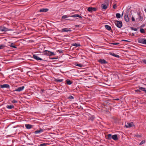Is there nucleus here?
Here are the masks:
<instances>
[{
    "label": "nucleus",
    "instance_id": "obj_1",
    "mask_svg": "<svg viewBox=\"0 0 146 146\" xmlns=\"http://www.w3.org/2000/svg\"><path fill=\"white\" fill-rule=\"evenodd\" d=\"M132 15V13L131 11H127L125 14L124 16V19L126 22H129V19Z\"/></svg>",
    "mask_w": 146,
    "mask_h": 146
},
{
    "label": "nucleus",
    "instance_id": "obj_2",
    "mask_svg": "<svg viewBox=\"0 0 146 146\" xmlns=\"http://www.w3.org/2000/svg\"><path fill=\"white\" fill-rule=\"evenodd\" d=\"M116 22L115 23L116 25L119 28H121L122 27V23L121 21H116Z\"/></svg>",
    "mask_w": 146,
    "mask_h": 146
},
{
    "label": "nucleus",
    "instance_id": "obj_3",
    "mask_svg": "<svg viewBox=\"0 0 146 146\" xmlns=\"http://www.w3.org/2000/svg\"><path fill=\"white\" fill-rule=\"evenodd\" d=\"M97 10V8L95 7H89L87 10L89 12L92 13L93 11H95Z\"/></svg>",
    "mask_w": 146,
    "mask_h": 146
},
{
    "label": "nucleus",
    "instance_id": "obj_4",
    "mask_svg": "<svg viewBox=\"0 0 146 146\" xmlns=\"http://www.w3.org/2000/svg\"><path fill=\"white\" fill-rule=\"evenodd\" d=\"M134 126L133 123L132 122L130 123H127V124L125 125V127L127 128H129L131 127H134Z\"/></svg>",
    "mask_w": 146,
    "mask_h": 146
},
{
    "label": "nucleus",
    "instance_id": "obj_5",
    "mask_svg": "<svg viewBox=\"0 0 146 146\" xmlns=\"http://www.w3.org/2000/svg\"><path fill=\"white\" fill-rule=\"evenodd\" d=\"M98 62L102 64H105L108 63V62L104 59H100L98 60Z\"/></svg>",
    "mask_w": 146,
    "mask_h": 146
},
{
    "label": "nucleus",
    "instance_id": "obj_6",
    "mask_svg": "<svg viewBox=\"0 0 146 146\" xmlns=\"http://www.w3.org/2000/svg\"><path fill=\"white\" fill-rule=\"evenodd\" d=\"M33 58L37 60H43L41 58L39 57L36 54H33Z\"/></svg>",
    "mask_w": 146,
    "mask_h": 146
},
{
    "label": "nucleus",
    "instance_id": "obj_7",
    "mask_svg": "<svg viewBox=\"0 0 146 146\" xmlns=\"http://www.w3.org/2000/svg\"><path fill=\"white\" fill-rule=\"evenodd\" d=\"M43 53L44 55L50 56V51H49L46 50L44 51Z\"/></svg>",
    "mask_w": 146,
    "mask_h": 146
},
{
    "label": "nucleus",
    "instance_id": "obj_8",
    "mask_svg": "<svg viewBox=\"0 0 146 146\" xmlns=\"http://www.w3.org/2000/svg\"><path fill=\"white\" fill-rule=\"evenodd\" d=\"M25 87L22 86L18 88L17 89L13 90V91L20 92L22 91L24 89Z\"/></svg>",
    "mask_w": 146,
    "mask_h": 146
},
{
    "label": "nucleus",
    "instance_id": "obj_9",
    "mask_svg": "<svg viewBox=\"0 0 146 146\" xmlns=\"http://www.w3.org/2000/svg\"><path fill=\"white\" fill-rule=\"evenodd\" d=\"M0 30L3 32H6L9 31H11V29H9L7 28L4 27L1 28Z\"/></svg>",
    "mask_w": 146,
    "mask_h": 146
},
{
    "label": "nucleus",
    "instance_id": "obj_10",
    "mask_svg": "<svg viewBox=\"0 0 146 146\" xmlns=\"http://www.w3.org/2000/svg\"><path fill=\"white\" fill-rule=\"evenodd\" d=\"M71 28L68 29L67 28H65L61 30L62 32H71L72 30L71 29Z\"/></svg>",
    "mask_w": 146,
    "mask_h": 146
},
{
    "label": "nucleus",
    "instance_id": "obj_11",
    "mask_svg": "<svg viewBox=\"0 0 146 146\" xmlns=\"http://www.w3.org/2000/svg\"><path fill=\"white\" fill-rule=\"evenodd\" d=\"M0 87L1 88H6L9 89V88L10 86L8 84H4L2 85H1Z\"/></svg>",
    "mask_w": 146,
    "mask_h": 146
},
{
    "label": "nucleus",
    "instance_id": "obj_12",
    "mask_svg": "<svg viewBox=\"0 0 146 146\" xmlns=\"http://www.w3.org/2000/svg\"><path fill=\"white\" fill-rule=\"evenodd\" d=\"M109 54L112 56H113L114 57H116L117 58H119L120 56L117 54H115L114 53L112 52H109Z\"/></svg>",
    "mask_w": 146,
    "mask_h": 146
},
{
    "label": "nucleus",
    "instance_id": "obj_13",
    "mask_svg": "<svg viewBox=\"0 0 146 146\" xmlns=\"http://www.w3.org/2000/svg\"><path fill=\"white\" fill-rule=\"evenodd\" d=\"M44 130L43 129L40 128L39 130H37L35 131L34 133L35 134H36L38 133H40L41 132H43Z\"/></svg>",
    "mask_w": 146,
    "mask_h": 146
},
{
    "label": "nucleus",
    "instance_id": "obj_14",
    "mask_svg": "<svg viewBox=\"0 0 146 146\" xmlns=\"http://www.w3.org/2000/svg\"><path fill=\"white\" fill-rule=\"evenodd\" d=\"M48 9H47V8H45V9H44V8H42V9H40L39 11L40 12H47V11H48Z\"/></svg>",
    "mask_w": 146,
    "mask_h": 146
},
{
    "label": "nucleus",
    "instance_id": "obj_15",
    "mask_svg": "<svg viewBox=\"0 0 146 146\" xmlns=\"http://www.w3.org/2000/svg\"><path fill=\"white\" fill-rule=\"evenodd\" d=\"M25 126L27 129H30L32 128L33 125L29 124H26Z\"/></svg>",
    "mask_w": 146,
    "mask_h": 146
},
{
    "label": "nucleus",
    "instance_id": "obj_16",
    "mask_svg": "<svg viewBox=\"0 0 146 146\" xmlns=\"http://www.w3.org/2000/svg\"><path fill=\"white\" fill-rule=\"evenodd\" d=\"M66 82L67 84L69 85L71 84L72 83V82L69 79H67L66 81Z\"/></svg>",
    "mask_w": 146,
    "mask_h": 146
},
{
    "label": "nucleus",
    "instance_id": "obj_17",
    "mask_svg": "<svg viewBox=\"0 0 146 146\" xmlns=\"http://www.w3.org/2000/svg\"><path fill=\"white\" fill-rule=\"evenodd\" d=\"M144 38H138L137 39V41L138 42L143 44V40Z\"/></svg>",
    "mask_w": 146,
    "mask_h": 146
},
{
    "label": "nucleus",
    "instance_id": "obj_18",
    "mask_svg": "<svg viewBox=\"0 0 146 146\" xmlns=\"http://www.w3.org/2000/svg\"><path fill=\"white\" fill-rule=\"evenodd\" d=\"M101 7L102 9L105 10H106L107 8V5L105 3L102 4Z\"/></svg>",
    "mask_w": 146,
    "mask_h": 146
},
{
    "label": "nucleus",
    "instance_id": "obj_19",
    "mask_svg": "<svg viewBox=\"0 0 146 146\" xmlns=\"http://www.w3.org/2000/svg\"><path fill=\"white\" fill-rule=\"evenodd\" d=\"M70 17H78L81 18H82V17L80 16L78 14H75L73 15H71L70 16Z\"/></svg>",
    "mask_w": 146,
    "mask_h": 146
},
{
    "label": "nucleus",
    "instance_id": "obj_20",
    "mask_svg": "<svg viewBox=\"0 0 146 146\" xmlns=\"http://www.w3.org/2000/svg\"><path fill=\"white\" fill-rule=\"evenodd\" d=\"M11 47H13L15 48H17V47L14 43H11L10 45H8Z\"/></svg>",
    "mask_w": 146,
    "mask_h": 146
},
{
    "label": "nucleus",
    "instance_id": "obj_21",
    "mask_svg": "<svg viewBox=\"0 0 146 146\" xmlns=\"http://www.w3.org/2000/svg\"><path fill=\"white\" fill-rule=\"evenodd\" d=\"M138 88L140 89L141 90L143 91H144L145 93V94H146V88H143V87H141L140 86L138 87Z\"/></svg>",
    "mask_w": 146,
    "mask_h": 146
},
{
    "label": "nucleus",
    "instance_id": "obj_22",
    "mask_svg": "<svg viewBox=\"0 0 146 146\" xmlns=\"http://www.w3.org/2000/svg\"><path fill=\"white\" fill-rule=\"evenodd\" d=\"M112 139L114 140H117L118 139L117 137V135H114L112 136Z\"/></svg>",
    "mask_w": 146,
    "mask_h": 146
},
{
    "label": "nucleus",
    "instance_id": "obj_23",
    "mask_svg": "<svg viewBox=\"0 0 146 146\" xmlns=\"http://www.w3.org/2000/svg\"><path fill=\"white\" fill-rule=\"evenodd\" d=\"M63 79H55L54 81L56 82H61L63 81Z\"/></svg>",
    "mask_w": 146,
    "mask_h": 146
},
{
    "label": "nucleus",
    "instance_id": "obj_24",
    "mask_svg": "<svg viewBox=\"0 0 146 146\" xmlns=\"http://www.w3.org/2000/svg\"><path fill=\"white\" fill-rule=\"evenodd\" d=\"M105 26L106 28L108 31H110L111 29V27L108 25H106Z\"/></svg>",
    "mask_w": 146,
    "mask_h": 146
},
{
    "label": "nucleus",
    "instance_id": "obj_25",
    "mask_svg": "<svg viewBox=\"0 0 146 146\" xmlns=\"http://www.w3.org/2000/svg\"><path fill=\"white\" fill-rule=\"evenodd\" d=\"M6 108L8 109H12L14 108V106L13 105H7Z\"/></svg>",
    "mask_w": 146,
    "mask_h": 146
},
{
    "label": "nucleus",
    "instance_id": "obj_26",
    "mask_svg": "<svg viewBox=\"0 0 146 146\" xmlns=\"http://www.w3.org/2000/svg\"><path fill=\"white\" fill-rule=\"evenodd\" d=\"M95 118V117L94 115L91 116H89L88 118V120H91L92 121H93V120L94 119V118Z\"/></svg>",
    "mask_w": 146,
    "mask_h": 146
},
{
    "label": "nucleus",
    "instance_id": "obj_27",
    "mask_svg": "<svg viewBox=\"0 0 146 146\" xmlns=\"http://www.w3.org/2000/svg\"><path fill=\"white\" fill-rule=\"evenodd\" d=\"M139 18H138V19H136V20H137H137H138V21H142L143 20V17H142L141 15H139Z\"/></svg>",
    "mask_w": 146,
    "mask_h": 146
},
{
    "label": "nucleus",
    "instance_id": "obj_28",
    "mask_svg": "<svg viewBox=\"0 0 146 146\" xmlns=\"http://www.w3.org/2000/svg\"><path fill=\"white\" fill-rule=\"evenodd\" d=\"M72 45L73 46H76V47L79 46H80V44H77L76 43H75L73 44Z\"/></svg>",
    "mask_w": 146,
    "mask_h": 146
},
{
    "label": "nucleus",
    "instance_id": "obj_29",
    "mask_svg": "<svg viewBox=\"0 0 146 146\" xmlns=\"http://www.w3.org/2000/svg\"><path fill=\"white\" fill-rule=\"evenodd\" d=\"M116 17L117 18H120L121 17V15L119 13H117L116 15Z\"/></svg>",
    "mask_w": 146,
    "mask_h": 146
},
{
    "label": "nucleus",
    "instance_id": "obj_30",
    "mask_svg": "<svg viewBox=\"0 0 146 146\" xmlns=\"http://www.w3.org/2000/svg\"><path fill=\"white\" fill-rule=\"evenodd\" d=\"M69 16L67 15H64L62 17V19H65L66 18L68 17Z\"/></svg>",
    "mask_w": 146,
    "mask_h": 146
},
{
    "label": "nucleus",
    "instance_id": "obj_31",
    "mask_svg": "<svg viewBox=\"0 0 146 146\" xmlns=\"http://www.w3.org/2000/svg\"><path fill=\"white\" fill-rule=\"evenodd\" d=\"M75 65L76 66H78L81 67H82L83 66V65L81 64H75Z\"/></svg>",
    "mask_w": 146,
    "mask_h": 146
},
{
    "label": "nucleus",
    "instance_id": "obj_32",
    "mask_svg": "<svg viewBox=\"0 0 146 146\" xmlns=\"http://www.w3.org/2000/svg\"><path fill=\"white\" fill-rule=\"evenodd\" d=\"M140 32L142 33H145V31L143 29H140Z\"/></svg>",
    "mask_w": 146,
    "mask_h": 146
},
{
    "label": "nucleus",
    "instance_id": "obj_33",
    "mask_svg": "<svg viewBox=\"0 0 146 146\" xmlns=\"http://www.w3.org/2000/svg\"><path fill=\"white\" fill-rule=\"evenodd\" d=\"M108 139H111L112 137V135L111 134H108Z\"/></svg>",
    "mask_w": 146,
    "mask_h": 146
},
{
    "label": "nucleus",
    "instance_id": "obj_34",
    "mask_svg": "<svg viewBox=\"0 0 146 146\" xmlns=\"http://www.w3.org/2000/svg\"><path fill=\"white\" fill-rule=\"evenodd\" d=\"M6 47V46L5 45H0V49H3L4 47Z\"/></svg>",
    "mask_w": 146,
    "mask_h": 146
},
{
    "label": "nucleus",
    "instance_id": "obj_35",
    "mask_svg": "<svg viewBox=\"0 0 146 146\" xmlns=\"http://www.w3.org/2000/svg\"><path fill=\"white\" fill-rule=\"evenodd\" d=\"M131 29L132 30H134L135 31H137V28H134L133 27H131Z\"/></svg>",
    "mask_w": 146,
    "mask_h": 146
},
{
    "label": "nucleus",
    "instance_id": "obj_36",
    "mask_svg": "<svg viewBox=\"0 0 146 146\" xmlns=\"http://www.w3.org/2000/svg\"><path fill=\"white\" fill-rule=\"evenodd\" d=\"M68 98L72 100V99H73L74 98L73 96H70Z\"/></svg>",
    "mask_w": 146,
    "mask_h": 146
},
{
    "label": "nucleus",
    "instance_id": "obj_37",
    "mask_svg": "<svg viewBox=\"0 0 146 146\" xmlns=\"http://www.w3.org/2000/svg\"><path fill=\"white\" fill-rule=\"evenodd\" d=\"M141 89L139 88V89H137L135 90V91L137 93H139L141 92Z\"/></svg>",
    "mask_w": 146,
    "mask_h": 146
},
{
    "label": "nucleus",
    "instance_id": "obj_38",
    "mask_svg": "<svg viewBox=\"0 0 146 146\" xmlns=\"http://www.w3.org/2000/svg\"><path fill=\"white\" fill-rule=\"evenodd\" d=\"M145 140L142 141L141 142L139 143V145H141L145 143Z\"/></svg>",
    "mask_w": 146,
    "mask_h": 146
},
{
    "label": "nucleus",
    "instance_id": "obj_39",
    "mask_svg": "<svg viewBox=\"0 0 146 146\" xmlns=\"http://www.w3.org/2000/svg\"><path fill=\"white\" fill-rule=\"evenodd\" d=\"M47 144L43 143L38 145L39 146H45Z\"/></svg>",
    "mask_w": 146,
    "mask_h": 146
},
{
    "label": "nucleus",
    "instance_id": "obj_40",
    "mask_svg": "<svg viewBox=\"0 0 146 146\" xmlns=\"http://www.w3.org/2000/svg\"><path fill=\"white\" fill-rule=\"evenodd\" d=\"M143 44H146V39L144 38L143 41Z\"/></svg>",
    "mask_w": 146,
    "mask_h": 146
},
{
    "label": "nucleus",
    "instance_id": "obj_41",
    "mask_svg": "<svg viewBox=\"0 0 146 146\" xmlns=\"http://www.w3.org/2000/svg\"><path fill=\"white\" fill-rule=\"evenodd\" d=\"M135 136H136L137 137H141V135H139L138 134H137L136 135H135Z\"/></svg>",
    "mask_w": 146,
    "mask_h": 146
},
{
    "label": "nucleus",
    "instance_id": "obj_42",
    "mask_svg": "<svg viewBox=\"0 0 146 146\" xmlns=\"http://www.w3.org/2000/svg\"><path fill=\"white\" fill-rule=\"evenodd\" d=\"M131 20L132 21H135V19L133 16H132Z\"/></svg>",
    "mask_w": 146,
    "mask_h": 146
},
{
    "label": "nucleus",
    "instance_id": "obj_43",
    "mask_svg": "<svg viewBox=\"0 0 146 146\" xmlns=\"http://www.w3.org/2000/svg\"><path fill=\"white\" fill-rule=\"evenodd\" d=\"M11 102H12V103H17V100H12V101H11Z\"/></svg>",
    "mask_w": 146,
    "mask_h": 146
},
{
    "label": "nucleus",
    "instance_id": "obj_44",
    "mask_svg": "<svg viewBox=\"0 0 146 146\" xmlns=\"http://www.w3.org/2000/svg\"><path fill=\"white\" fill-rule=\"evenodd\" d=\"M55 54L54 52H52L50 51V56L54 55Z\"/></svg>",
    "mask_w": 146,
    "mask_h": 146
},
{
    "label": "nucleus",
    "instance_id": "obj_45",
    "mask_svg": "<svg viewBox=\"0 0 146 146\" xmlns=\"http://www.w3.org/2000/svg\"><path fill=\"white\" fill-rule=\"evenodd\" d=\"M117 7V5L116 4H115L113 5V8L114 9H115Z\"/></svg>",
    "mask_w": 146,
    "mask_h": 146
},
{
    "label": "nucleus",
    "instance_id": "obj_46",
    "mask_svg": "<svg viewBox=\"0 0 146 146\" xmlns=\"http://www.w3.org/2000/svg\"><path fill=\"white\" fill-rule=\"evenodd\" d=\"M142 61L143 63L146 64V60L143 59L142 60Z\"/></svg>",
    "mask_w": 146,
    "mask_h": 146
},
{
    "label": "nucleus",
    "instance_id": "obj_47",
    "mask_svg": "<svg viewBox=\"0 0 146 146\" xmlns=\"http://www.w3.org/2000/svg\"><path fill=\"white\" fill-rule=\"evenodd\" d=\"M66 20H69L71 21H75L73 19H66Z\"/></svg>",
    "mask_w": 146,
    "mask_h": 146
},
{
    "label": "nucleus",
    "instance_id": "obj_48",
    "mask_svg": "<svg viewBox=\"0 0 146 146\" xmlns=\"http://www.w3.org/2000/svg\"><path fill=\"white\" fill-rule=\"evenodd\" d=\"M111 44H113V45H117L119 44V43H111Z\"/></svg>",
    "mask_w": 146,
    "mask_h": 146
},
{
    "label": "nucleus",
    "instance_id": "obj_49",
    "mask_svg": "<svg viewBox=\"0 0 146 146\" xmlns=\"http://www.w3.org/2000/svg\"><path fill=\"white\" fill-rule=\"evenodd\" d=\"M50 59H52V60H53V59H58V58H57V57H53V58H50Z\"/></svg>",
    "mask_w": 146,
    "mask_h": 146
},
{
    "label": "nucleus",
    "instance_id": "obj_50",
    "mask_svg": "<svg viewBox=\"0 0 146 146\" xmlns=\"http://www.w3.org/2000/svg\"><path fill=\"white\" fill-rule=\"evenodd\" d=\"M58 52H59L60 53H63L62 50H58Z\"/></svg>",
    "mask_w": 146,
    "mask_h": 146
},
{
    "label": "nucleus",
    "instance_id": "obj_51",
    "mask_svg": "<svg viewBox=\"0 0 146 146\" xmlns=\"http://www.w3.org/2000/svg\"><path fill=\"white\" fill-rule=\"evenodd\" d=\"M121 41H125V42H130V41H129L128 40H122Z\"/></svg>",
    "mask_w": 146,
    "mask_h": 146
},
{
    "label": "nucleus",
    "instance_id": "obj_52",
    "mask_svg": "<svg viewBox=\"0 0 146 146\" xmlns=\"http://www.w3.org/2000/svg\"><path fill=\"white\" fill-rule=\"evenodd\" d=\"M113 100H117V101H118V100H120L119 99V98H115V99H113Z\"/></svg>",
    "mask_w": 146,
    "mask_h": 146
},
{
    "label": "nucleus",
    "instance_id": "obj_53",
    "mask_svg": "<svg viewBox=\"0 0 146 146\" xmlns=\"http://www.w3.org/2000/svg\"><path fill=\"white\" fill-rule=\"evenodd\" d=\"M75 27H76L78 28V27H79L80 26L79 25H75Z\"/></svg>",
    "mask_w": 146,
    "mask_h": 146
},
{
    "label": "nucleus",
    "instance_id": "obj_54",
    "mask_svg": "<svg viewBox=\"0 0 146 146\" xmlns=\"http://www.w3.org/2000/svg\"><path fill=\"white\" fill-rule=\"evenodd\" d=\"M44 91V90L43 89H42L41 90V91L42 92V93H43Z\"/></svg>",
    "mask_w": 146,
    "mask_h": 146
},
{
    "label": "nucleus",
    "instance_id": "obj_55",
    "mask_svg": "<svg viewBox=\"0 0 146 146\" xmlns=\"http://www.w3.org/2000/svg\"><path fill=\"white\" fill-rule=\"evenodd\" d=\"M145 24H143V25H142L141 26V27H143L145 26Z\"/></svg>",
    "mask_w": 146,
    "mask_h": 146
},
{
    "label": "nucleus",
    "instance_id": "obj_56",
    "mask_svg": "<svg viewBox=\"0 0 146 146\" xmlns=\"http://www.w3.org/2000/svg\"><path fill=\"white\" fill-rule=\"evenodd\" d=\"M137 15H138L139 16V15H140V13L139 12H138L137 13Z\"/></svg>",
    "mask_w": 146,
    "mask_h": 146
},
{
    "label": "nucleus",
    "instance_id": "obj_57",
    "mask_svg": "<svg viewBox=\"0 0 146 146\" xmlns=\"http://www.w3.org/2000/svg\"><path fill=\"white\" fill-rule=\"evenodd\" d=\"M134 33H132V34H131V36H134Z\"/></svg>",
    "mask_w": 146,
    "mask_h": 146
},
{
    "label": "nucleus",
    "instance_id": "obj_58",
    "mask_svg": "<svg viewBox=\"0 0 146 146\" xmlns=\"http://www.w3.org/2000/svg\"><path fill=\"white\" fill-rule=\"evenodd\" d=\"M123 11L122 14H121V17H122L123 16Z\"/></svg>",
    "mask_w": 146,
    "mask_h": 146
},
{
    "label": "nucleus",
    "instance_id": "obj_59",
    "mask_svg": "<svg viewBox=\"0 0 146 146\" xmlns=\"http://www.w3.org/2000/svg\"><path fill=\"white\" fill-rule=\"evenodd\" d=\"M145 12H146V8L145 9Z\"/></svg>",
    "mask_w": 146,
    "mask_h": 146
},
{
    "label": "nucleus",
    "instance_id": "obj_60",
    "mask_svg": "<svg viewBox=\"0 0 146 146\" xmlns=\"http://www.w3.org/2000/svg\"><path fill=\"white\" fill-rule=\"evenodd\" d=\"M107 3L108 4V3Z\"/></svg>",
    "mask_w": 146,
    "mask_h": 146
},
{
    "label": "nucleus",
    "instance_id": "obj_61",
    "mask_svg": "<svg viewBox=\"0 0 146 146\" xmlns=\"http://www.w3.org/2000/svg\"><path fill=\"white\" fill-rule=\"evenodd\" d=\"M1 69H0V71H1Z\"/></svg>",
    "mask_w": 146,
    "mask_h": 146
}]
</instances>
